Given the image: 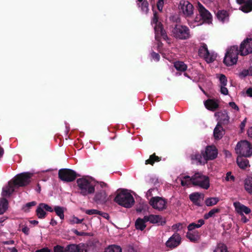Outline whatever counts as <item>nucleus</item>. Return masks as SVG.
I'll return each instance as SVG.
<instances>
[{"instance_id":"1","label":"nucleus","mask_w":252,"mask_h":252,"mask_svg":"<svg viewBox=\"0 0 252 252\" xmlns=\"http://www.w3.org/2000/svg\"><path fill=\"white\" fill-rule=\"evenodd\" d=\"M191 183L194 186H198L206 189L210 187L209 177L199 172L195 173L191 177L188 175L184 176L181 180V184L184 187L188 186Z\"/></svg>"},{"instance_id":"2","label":"nucleus","mask_w":252,"mask_h":252,"mask_svg":"<svg viewBox=\"0 0 252 252\" xmlns=\"http://www.w3.org/2000/svg\"><path fill=\"white\" fill-rule=\"evenodd\" d=\"M114 200L119 205L127 208L131 207L135 202L132 195L124 189L118 190Z\"/></svg>"},{"instance_id":"3","label":"nucleus","mask_w":252,"mask_h":252,"mask_svg":"<svg viewBox=\"0 0 252 252\" xmlns=\"http://www.w3.org/2000/svg\"><path fill=\"white\" fill-rule=\"evenodd\" d=\"M79 192L83 196L93 194L95 191V185L92 181L85 178H79L76 181Z\"/></svg>"},{"instance_id":"4","label":"nucleus","mask_w":252,"mask_h":252,"mask_svg":"<svg viewBox=\"0 0 252 252\" xmlns=\"http://www.w3.org/2000/svg\"><path fill=\"white\" fill-rule=\"evenodd\" d=\"M239 54H240V51L238 46L234 45L230 47L227 49L225 54L223 63L228 66L236 64Z\"/></svg>"},{"instance_id":"5","label":"nucleus","mask_w":252,"mask_h":252,"mask_svg":"<svg viewBox=\"0 0 252 252\" xmlns=\"http://www.w3.org/2000/svg\"><path fill=\"white\" fill-rule=\"evenodd\" d=\"M32 175V173L23 172L16 175L11 181L15 188L23 187L30 183Z\"/></svg>"},{"instance_id":"6","label":"nucleus","mask_w":252,"mask_h":252,"mask_svg":"<svg viewBox=\"0 0 252 252\" xmlns=\"http://www.w3.org/2000/svg\"><path fill=\"white\" fill-rule=\"evenodd\" d=\"M172 33L174 37L181 40H186L190 37V30L186 26L176 24L173 28Z\"/></svg>"},{"instance_id":"7","label":"nucleus","mask_w":252,"mask_h":252,"mask_svg":"<svg viewBox=\"0 0 252 252\" xmlns=\"http://www.w3.org/2000/svg\"><path fill=\"white\" fill-rule=\"evenodd\" d=\"M238 157H250L252 155V147L250 142L243 140L238 142L235 148Z\"/></svg>"},{"instance_id":"8","label":"nucleus","mask_w":252,"mask_h":252,"mask_svg":"<svg viewBox=\"0 0 252 252\" xmlns=\"http://www.w3.org/2000/svg\"><path fill=\"white\" fill-rule=\"evenodd\" d=\"M197 9L199 13L200 17H196L194 19L195 22H199L201 20V23L211 24L213 20V17L211 13L199 2L197 3Z\"/></svg>"},{"instance_id":"9","label":"nucleus","mask_w":252,"mask_h":252,"mask_svg":"<svg viewBox=\"0 0 252 252\" xmlns=\"http://www.w3.org/2000/svg\"><path fill=\"white\" fill-rule=\"evenodd\" d=\"M158 17L156 12L154 13V16L151 22L152 25L155 24L154 29L155 32V38L157 40L158 39V34H160L162 38L164 40L169 39L165 31L163 29L162 25L161 23H158Z\"/></svg>"},{"instance_id":"10","label":"nucleus","mask_w":252,"mask_h":252,"mask_svg":"<svg viewBox=\"0 0 252 252\" xmlns=\"http://www.w3.org/2000/svg\"><path fill=\"white\" fill-rule=\"evenodd\" d=\"M54 252H87L84 245L70 244L66 247L56 245L54 247Z\"/></svg>"},{"instance_id":"11","label":"nucleus","mask_w":252,"mask_h":252,"mask_svg":"<svg viewBox=\"0 0 252 252\" xmlns=\"http://www.w3.org/2000/svg\"><path fill=\"white\" fill-rule=\"evenodd\" d=\"M58 175L59 179L65 182H71L74 181L77 177L76 172L68 168L60 169Z\"/></svg>"},{"instance_id":"12","label":"nucleus","mask_w":252,"mask_h":252,"mask_svg":"<svg viewBox=\"0 0 252 252\" xmlns=\"http://www.w3.org/2000/svg\"><path fill=\"white\" fill-rule=\"evenodd\" d=\"M179 9L186 18H190L193 14L194 7L189 1L181 0L180 2Z\"/></svg>"},{"instance_id":"13","label":"nucleus","mask_w":252,"mask_h":252,"mask_svg":"<svg viewBox=\"0 0 252 252\" xmlns=\"http://www.w3.org/2000/svg\"><path fill=\"white\" fill-rule=\"evenodd\" d=\"M149 204L156 210L162 211L166 207L167 201L161 197H152L149 200Z\"/></svg>"},{"instance_id":"14","label":"nucleus","mask_w":252,"mask_h":252,"mask_svg":"<svg viewBox=\"0 0 252 252\" xmlns=\"http://www.w3.org/2000/svg\"><path fill=\"white\" fill-rule=\"evenodd\" d=\"M218 154V151L214 145H209L206 147L205 150L202 151L203 158L207 161L215 159Z\"/></svg>"},{"instance_id":"15","label":"nucleus","mask_w":252,"mask_h":252,"mask_svg":"<svg viewBox=\"0 0 252 252\" xmlns=\"http://www.w3.org/2000/svg\"><path fill=\"white\" fill-rule=\"evenodd\" d=\"M239 51L240 55L243 56L252 53V38L244 40L240 44Z\"/></svg>"},{"instance_id":"16","label":"nucleus","mask_w":252,"mask_h":252,"mask_svg":"<svg viewBox=\"0 0 252 252\" xmlns=\"http://www.w3.org/2000/svg\"><path fill=\"white\" fill-rule=\"evenodd\" d=\"M111 197V195L107 197L105 190L101 189L95 193L93 199L96 204L103 205L108 202Z\"/></svg>"},{"instance_id":"17","label":"nucleus","mask_w":252,"mask_h":252,"mask_svg":"<svg viewBox=\"0 0 252 252\" xmlns=\"http://www.w3.org/2000/svg\"><path fill=\"white\" fill-rule=\"evenodd\" d=\"M181 238L178 233H174L166 241V246L170 249H174L178 247L181 243Z\"/></svg>"},{"instance_id":"18","label":"nucleus","mask_w":252,"mask_h":252,"mask_svg":"<svg viewBox=\"0 0 252 252\" xmlns=\"http://www.w3.org/2000/svg\"><path fill=\"white\" fill-rule=\"evenodd\" d=\"M15 189H16V188H15V186L13 185L12 182L10 180L8 182L7 185L5 186L2 188L1 192L2 197L5 198V197L10 196V195L14 191Z\"/></svg>"},{"instance_id":"19","label":"nucleus","mask_w":252,"mask_h":252,"mask_svg":"<svg viewBox=\"0 0 252 252\" xmlns=\"http://www.w3.org/2000/svg\"><path fill=\"white\" fill-rule=\"evenodd\" d=\"M146 221H150L152 223H158L161 225L165 223V221L162 220V218L159 215H150L149 216H144Z\"/></svg>"},{"instance_id":"20","label":"nucleus","mask_w":252,"mask_h":252,"mask_svg":"<svg viewBox=\"0 0 252 252\" xmlns=\"http://www.w3.org/2000/svg\"><path fill=\"white\" fill-rule=\"evenodd\" d=\"M219 119L218 123H220V125H227L229 122V117L226 110H224L221 112H218Z\"/></svg>"},{"instance_id":"21","label":"nucleus","mask_w":252,"mask_h":252,"mask_svg":"<svg viewBox=\"0 0 252 252\" xmlns=\"http://www.w3.org/2000/svg\"><path fill=\"white\" fill-rule=\"evenodd\" d=\"M213 134L214 138L216 140L220 139L224 134V130L222 126V125H220V123H218L217 126L214 129Z\"/></svg>"},{"instance_id":"22","label":"nucleus","mask_w":252,"mask_h":252,"mask_svg":"<svg viewBox=\"0 0 252 252\" xmlns=\"http://www.w3.org/2000/svg\"><path fill=\"white\" fill-rule=\"evenodd\" d=\"M234 205L238 213L242 216L243 215V213L246 214H249L251 212V209L249 207L239 202L234 203Z\"/></svg>"},{"instance_id":"23","label":"nucleus","mask_w":252,"mask_h":252,"mask_svg":"<svg viewBox=\"0 0 252 252\" xmlns=\"http://www.w3.org/2000/svg\"><path fill=\"white\" fill-rule=\"evenodd\" d=\"M190 159L192 161H195L196 163L200 165H204L207 162V161L203 158L202 152H201V154L197 153L191 155Z\"/></svg>"},{"instance_id":"24","label":"nucleus","mask_w":252,"mask_h":252,"mask_svg":"<svg viewBox=\"0 0 252 252\" xmlns=\"http://www.w3.org/2000/svg\"><path fill=\"white\" fill-rule=\"evenodd\" d=\"M237 163L238 166L243 170H246L250 166L249 160L242 157H237Z\"/></svg>"},{"instance_id":"25","label":"nucleus","mask_w":252,"mask_h":252,"mask_svg":"<svg viewBox=\"0 0 252 252\" xmlns=\"http://www.w3.org/2000/svg\"><path fill=\"white\" fill-rule=\"evenodd\" d=\"M204 105L207 109L213 111L219 107L218 104L214 99H207L205 101Z\"/></svg>"},{"instance_id":"26","label":"nucleus","mask_w":252,"mask_h":252,"mask_svg":"<svg viewBox=\"0 0 252 252\" xmlns=\"http://www.w3.org/2000/svg\"><path fill=\"white\" fill-rule=\"evenodd\" d=\"M201 196H203V194L199 192H194L189 195V198L194 204L201 206L199 200Z\"/></svg>"},{"instance_id":"27","label":"nucleus","mask_w":252,"mask_h":252,"mask_svg":"<svg viewBox=\"0 0 252 252\" xmlns=\"http://www.w3.org/2000/svg\"><path fill=\"white\" fill-rule=\"evenodd\" d=\"M187 238L192 242H197L200 236L197 231H191L187 233Z\"/></svg>"},{"instance_id":"28","label":"nucleus","mask_w":252,"mask_h":252,"mask_svg":"<svg viewBox=\"0 0 252 252\" xmlns=\"http://www.w3.org/2000/svg\"><path fill=\"white\" fill-rule=\"evenodd\" d=\"M216 15L218 19L223 23L228 21L229 14L226 10H219Z\"/></svg>"},{"instance_id":"29","label":"nucleus","mask_w":252,"mask_h":252,"mask_svg":"<svg viewBox=\"0 0 252 252\" xmlns=\"http://www.w3.org/2000/svg\"><path fill=\"white\" fill-rule=\"evenodd\" d=\"M239 10L244 13H249L252 11V0H247L239 8Z\"/></svg>"},{"instance_id":"30","label":"nucleus","mask_w":252,"mask_h":252,"mask_svg":"<svg viewBox=\"0 0 252 252\" xmlns=\"http://www.w3.org/2000/svg\"><path fill=\"white\" fill-rule=\"evenodd\" d=\"M161 160V158L156 155L155 153L150 156L149 158L145 160V164L153 165L156 162H159Z\"/></svg>"},{"instance_id":"31","label":"nucleus","mask_w":252,"mask_h":252,"mask_svg":"<svg viewBox=\"0 0 252 252\" xmlns=\"http://www.w3.org/2000/svg\"><path fill=\"white\" fill-rule=\"evenodd\" d=\"M146 222L147 221L145 220L144 218L143 219L138 218L135 223V228L138 230H143L146 227Z\"/></svg>"},{"instance_id":"32","label":"nucleus","mask_w":252,"mask_h":252,"mask_svg":"<svg viewBox=\"0 0 252 252\" xmlns=\"http://www.w3.org/2000/svg\"><path fill=\"white\" fill-rule=\"evenodd\" d=\"M8 200L4 197L0 199V215L3 214L8 209Z\"/></svg>"},{"instance_id":"33","label":"nucleus","mask_w":252,"mask_h":252,"mask_svg":"<svg viewBox=\"0 0 252 252\" xmlns=\"http://www.w3.org/2000/svg\"><path fill=\"white\" fill-rule=\"evenodd\" d=\"M244 187L249 193L252 194V177H248L245 180Z\"/></svg>"},{"instance_id":"34","label":"nucleus","mask_w":252,"mask_h":252,"mask_svg":"<svg viewBox=\"0 0 252 252\" xmlns=\"http://www.w3.org/2000/svg\"><path fill=\"white\" fill-rule=\"evenodd\" d=\"M197 222L198 223H195L194 222L190 223L188 226V230L189 231H191L195 228H200L205 223V221L203 219H200L197 220Z\"/></svg>"},{"instance_id":"35","label":"nucleus","mask_w":252,"mask_h":252,"mask_svg":"<svg viewBox=\"0 0 252 252\" xmlns=\"http://www.w3.org/2000/svg\"><path fill=\"white\" fill-rule=\"evenodd\" d=\"M174 66L178 71L184 72L187 69V65L182 61H176L174 63Z\"/></svg>"},{"instance_id":"36","label":"nucleus","mask_w":252,"mask_h":252,"mask_svg":"<svg viewBox=\"0 0 252 252\" xmlns=\"http://www.w3.org/2000/svg\"><path fill=\"white\" fill-rule=\"evenodd\" d=\"M36 215L38 218L40 219H44L47 216V213L44 211V209L40 204L38 205L36 210Z\"/></svg>"},{"instance_id":"37","label":"nucleus","mask_w":252,"mask_h":252,"mask_svg":"<svg viewBox=\"0 0 252 252\" xmlns=\"http://www.w3.org/2000/svg\"><path fill=\"white\" fill-rule=\"evenodd\" d=\"M209 52L207 45L204 43H202V45L198 51L199 55L205 58L206 56L209 55Z\"/></svg>"},{"instance_id":"38","label":"nucleus","mask_w":252,"mask_h":252,"mask_svg":"<svg viewBox=\"0 0 252 252\" xmlns=\"http://www.w3.org/2000/svg\"><path fill=\"white\" fill-rule=\"evenodd\" d=\"M219 199L218 197H209L206 199L205 201L207 206H213L218 203Z\"/></svg>"},{"instance_id":"39","label":"nucleus","mask_w":252,"mask_h":252,"mask_svg":"<svg viewBox=\"0 0 252 252\" xmlns=\"http://www.w3.org/2000/svg\"><path fill=\"white\" fill-rule=\"evenodd\" d=\"M104 252H122V248L117 245H110L105 248Z\"/></svg>"},{"instance_id":"40","label":"nucleus","mask_w":252,"mask_h":252,"mask_svg":"<svg viewBox=\"0 0 252 252\" xmlns=\"http://www.w3.org/2000/svg\"><path fill=\"white\" fill-rule=\"evenodd\" d=\"M220 211V209L219 208H213L208 213H206L204 215V219L205 220H208L210 218L213 217L215 214L219 213Z\"/></svg>"},{"instance_id":"41","label":"nucleus","mask_w":252,"mask_h":252,"mask_svg":"<svg viewBox=\"0 0 252 252\" xmlns=\"http://www.w3.org/2000/svg\"><path fill=\"white\" fill-rule=\"evenodd\" d=\"M54 210L61 220L64 219V211L63 207L56 206Z\"/></svg>"},{"instance_id":"42","label":"nucleus","mask_w":252,"mask_h":252,"mask_svg":"<svg viewBox=\"0 0 252 252\" xmlns=\"http://www.w3.org/2000/svg\"><path fill=\"white\" fill-rule=\"evenodd\" d=\"M141 8V10L143 12L147 13L149 11V3L147 0H144L142 3L137 4Z\"/></svg>"},{"instance_id":"43","label":"nucleus","mask_w":252,"mask_h":252,"mask_svg":"<svg viewBox=\"0 0 252 252\" xmlns=\"http://www.w3.org/2000/svg\"><path fill=\"white\" fill-rule=\"evenodd\" d=\"M214 252H228L227 247L223 244H219Z\"/></svg>"},{"instance_id":"44","label":"nucleus","mask_w":252,"mask_h":252,"mask_svg":"<svg viewBox=\"0 0 252 252\" xmlns=\"http://www.w3.org/2000/svg\"><path fill=\"white\" fill-rule=\"evenodd\" d=\"M36 204V202L35 201H32L26 204V205L23 207L22 209L25 212H28L30 211L31 208L35 206Z\"/></svg>"},{"instance_id":"45","label":"nucleus","mask_w":252,"mask_h":252,"mask_svg":"<svg viewBox=\"0 0 252 252\" xmlns=\"http://www.w3.org/2000/svg\"><path fill=\"white\" fill-rule=\"evenodd\" d=\"M216 55L209 52V55L205 57V59L207 63H210L213 62L216 60Z\"/></svg>"},{"instance_id":"46","label":"nucleus","mask_w":252,"mask_h":252,"mask_svg":"<svg viewBox=\"0 0 252 252\" xmlns=\"http://www.w3.org/2000/svg\"><path fill=\"white\" fill-rule=\"evenodd\" d=\"M220 81L221 86H226L227 83V80L226 76L222 74H221L220 76Z\"/></svg>"},{"instance_id":"47","label":"nucleus","mask_w":252,"mask_h":252,"mask_svg":"<svg viewBox=\"0 0 252 252\" xmlns=\"http://www.w3.org/2000/svg\"><path fill=\"white\" fill-rule=\"evenodd\" d=\"M42 207L44 209V210L50 212H53L54 210L52 209V208L48 205L47 204L41 203H40Z\"/></svg>"},{"instance_id":"48","label":"nucleus","mask_w":252,"mask_h":252,"mask_svg":"<svg viewBox=\"0 0 252 252\" xmlns=\"http://www.w3.org/2000/svg\"><path fill=\"white\" fill-rule=\"evenodd\" d=\"M225 180L226 181H232L234 182L235 180V177L231 175V172H228L226 174Z\"/></svg>"},{"instance_id":"49","label":"nucleus","mask_w":252,"mask_h":252,"mask_svg":"<svg viewBox=\"0 0 252 252\" xmlns=\"http://www.w3.org/2000/svg\"><path fill=\"white\" fill-rule=\"evenodd\" d=\"M85 213L89 215H98V213H99V211L95 209L86 210Z\"/></svg>"},{"instance_id":"50","label":"nucleus","mask_w":252,"mask_h":252,"mask_svg":"<svg viewBox=\"0 0 252 252\" xmlns=\"http://www.w3.org/2000/svg\"><path fill=\"white\" fill-rule=\"evenodd\" d=\"M163 4H164V0H158V1L157 4V6L158 9L159 11H162Z\"/></svg>"},{"instance_id":"51","label":"nucleus","mask_w":252,"mask_h":252,"mask_svg":"<svg viewBox=\"0 0 252 252\" xmlns=\"http://www.w3.org/2000/svg\"><path fill=\"white\" fill-rule=\"evenodd\" d=\"M127 252H139L137 248L132 245H128L126 248Z\"/></svg>"},{"instance_id":"52","label":"nucleus","mask_w":252,"mask_h":252,"mask_svg":"<svg viewBox=\"0 0 252 252\" xmlns=\"http://www.w3.org/2000/svg\"><path fill=\"white\" fill-rule=\"evenodd\" d=\"M247 76H249L248 69L243 70L239 73V76L241 78H245Z\"/></svg>"},{"instance_id":"53","label":"nucleus","mask_w":252,"mask_h":252,"mask_svg":"<svg viewBox=\"0 0 252 252\" xmlns=\"http://www.w3.org/2000/svg\"><path fill=\"white\" fill-rule=\"evenodd\" d=\"M84 219L80 220L77 217H73L72 219L71 220V222L72 223H76V224H79L81 223L82 221H83Z\"/></svg>"},{"instance_id":"54","label":"nucleus","mask_w":252,"mask_h":252,"mask_svg":"<svg viewBox=\"0 0 252 252\" xmlns=\"http://www.w3.org/2000/svg\"><path fill=\"white\" fill-rule=\"evenodd\" d=\"M151 56H152L153 59H154V60H155L157 61H158L159 60L160 56L157 53H156L155 52H153L151 53Z\"/></svg>"},{"instance_id":"55","label":"nucleus","mask_w":252,"mask_h":252,"mask_svg":"<svg viewBox=\"0 0 252 252\" xmlns=\"http://www.w3.org/2000/svg\"><path fill=\"white\" fill-rule=\"evenodd\" d=\"M225 86H220V92L222 94L224 95H226L228 93V91Z\"/></svg>"},{"instance_id":"56","label":"nucleus","mask_w":252,"mask_h":252,"mask_svg":"<svg viewBox=\"0 0 252 252\" xmlns=\"http://www.w3.org/2000/svg\"><path fill=\"white\" fill-rule=\"evenodd\" d=\"M22 231L26 235L29 234L30 229L27 226L22 225Z\"/></svg>"},{"instance_id":"57","label":"nucleus","mask_w":252,"mask_h":252,"mask_svg":"<svg viewBox=\"0 0 252 252\" xmlns=\"http://www.w3.org/2000/svg\"><path fill=\"white\" fill-rule=\"evenodd\" d=\"M247 122V118H245L241 123L240 125V128L241 130V132H243L244 129V127L246 126V124Z\"/></svg>"},{"instance_id":"58","label":"nucleus","mask_w":252,"mask_h":252,"mask_svg":"<svg viewBox=\"0 0 252 252\" xmlns=\"http://www.w3.org/2000/svg\"><path fill=\"white\" fill-rule=\"evenodd\" d=\"M229 105L234 110L238 111L239 110V108L238 106L236 105V104L234 102H230L229 103Z\"/></svg>"},{"instance_id":"59","label":"nucleus","mask_w":252,"mask_h":252,"mask_svg":"<svg viewBox=\"0 0 252 252\" xmlns=\"http://www.w3.org/2000/svg\"><path fill=\"white\" fill-rule=\"evenodd\" d=\"M98 215L108 220H109L110 219V216L109 214L107 213L99 211V213H98Z\"/></svg>"},{"instance_id":"60","label":"nucleus","mask_w":252,"mask_h":252,"mask_svg":"<svg viewBox=\"0 0 252 252\" xmlns=\"http://www.w3.org/2000/svg\"><path fill=\"white\" fill-rule=\"evenodd\" d=\"M72 232L75 234L77 236H82L85 235V232H79L77 229H73Z\"/></svg>"},{"instance_id":"61","label":"nucleus","mask_w":252,"mask_h":252,"mask_svg":"<svg viewBox=\"0 0 252 252\" xmlns=\"http://www.w3.org/2000/svg\"><path fill=\"white\" fill-rule=\"evenodd\" d=\"M247 96L252 97V88H249L248 89L246 92Z\"/></svg>"},{"instance_id":"62","label":"nucleus","mask_w":252,"mask_h":252,"mask_svg":"<svg viewBox=\"0 0 252 252\" xmlns=\"http://www.w3.org/2000/svg\"><path fill=\"white\" fill-rule=\"evenodd\" d=\"M35 252H51V251L48 248H44L40 250H36Z\"/></svg>"},{"instance_id":"63","label":"nucleus","mask_w":252,"mask_h":252,"mask_svg":"<svg viewBox=\"0 0 252 252\" xmlns=\"http://www.w3.org/2000/svg\"><path fill=\"white\" fill-rule=\"evenodd\" d=\"M155 189H149L146 194V195L147 197L149 196H152L153 195L152 191H154Z\"/></svg>"},{"instance_id":"64","label":"nucleus","mask_w":252,"mask_h":252,"mask_svg":"<svg viewBox=\"0 0 252 252\" xmlns=\"http://www.w3.org/2000/svg\"><path fill=\"white\" fill-rule=\"evenodd\" d=\"M248 136L252 139V126L250 127L247 131Z\"/></svg>"}]
</instances>
